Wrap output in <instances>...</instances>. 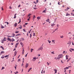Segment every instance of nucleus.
Listing matches in <instances>:
<instances>
[{
	"mask_svg": "<svg viewBox=\"0 0 74 74\" xmlns=\"http://www.w3.org/2000/svg\"><path fill=\"white\" fill-rule=\"evenodd\" d=\"M4 58V57H1V58H2V59H3V58Z\"/></svg>",
	"mask_w": 74,
	"mask_h": 74,
	"instance_id": "obj_62",
	"label": "nucleus"
},
{
	"mask_svg": "<svg viewBox=\"0 0 74 74\" xmlns=\"http://www.w3.org/2000/svg\"><path fill=\"white\" fill-rule=\"evenodd\" d=\"M14 54H15L14 56H16V51H15L14 52Z\"/></svg>",
	"mask_w": 74,
	"mask_h": 74,
	"instance_id": "obj_31",
	"label": "nucleus"
},
{
	"mask_svg": "<svg viewBox=\"0 0 74 74\" xmlns=\"http://www.w3.org/2000/svg\"><path fill=\"white\" fill-rule=\"evenodd\" d=\"M25 51V50H24V48H23V51L22 52H24Z\"/></svg>",
	"mask_w": 74,
	"mask_h": 74,
	"instance_id": "obj_51",
	"label": "nucleus"
},
{
	"mask_svg": "<svg viewBox=\"0 0 74 74\" xmlns=\"http://www.w3.org/2000/svg\"><path fill=\"white\" fill-rule=\"evenodd\" d=\"M30 51H31V52H33V51H34V49H31L30 50Z\"/></svg>",
	"mask_w": 74,
	"mask_h": 74,
	"instance_id": "obj_13",
	"label": "nucleus"
},
{
	"mask_svg": "<svg viewBox=\"0 0 74 74\" xmlns=\"http://www.w3.org/2000/svg\"><path fill=\"white\" fill-rule=\"evenodd\" d=\"M22 28V26H21V25H20V26L18 27V29H21Z\"/></svg>",
	"mask_w": 74,
	"mask_h": 74,
	"instance_id": "obj_11",
	"label": "nucleus"
},
{
	"mask_svg": "<svg viewBox=\"0 0 74 74\" xmlns=\"http://www.w3.org/2000/svg\"><path fill=\"white\" fill-rule=\"evenodd\" d=\"M55 40H52V42H53V44H55Z\"/></svg>",
	"mask_w": 74,
	"mask_h": 74,
	"instance_id": "obj_6",
	"label": "nucleus"
},
{
	"mask_svg": "<svg viewBox=\"0 0 74 74\" xmlns=\"http://www.w3.org/2000/svg\"><path fill=\"white\" fill-rule=\"evenodd\" d=\"M51 53L52 54H55V53H54V51H52L51 52Z\"/></svg>",
	"mask_w": 74,
	"mask_h": 74,
	"instance_id": "obj_29",
	"label": "nucleus"
},
{
	"mask_svg": "<svg viewBox=\"0 0 74 74\" xmlns=\"http://www.w3.org/2000/svg\"><path fill=\"white\" fill-rule=\"evenodd\" d=\"M42 13L44 12V13H45L46 12V10H43L42 12Z\"/></svg>",
	"mask_w": 74,
	"mask_h": 74,
	"instance_id": "obj_19",
	"label": "nucleus"
},
{
	"mask_svg": "<svg viewBox=\"0 0 74 74\" xmlns=\"http://www.w3.org/2000/svg\"><path fill=\"white\" fill-rule=\"evenodd\" d=\"M18 34V36H20V35H21V34Z\"/></svg>",
	"mask_w": 74,
	"mask_h": 74,
	"instance_id": "obj_52",
	"label": "nucleus"
},
{
	"mask_svg": "<svg viewBox=\"0 0 74 74\" xmlns=\"http://www.w3.org/2000/svg\"><path fill=\"white\" fill-rule=\"evenodd\" d=\"M16 15H17V14H15L14 15V18H16Z\"/></svg>",
	"mask_w": 74,
	"mask_h": 74,
	"instance_id": "obj_8",
	"label": "nucleus"
},
{
	"mask_svg": "<svg viewBox=\"0 0 74 74\" xmlns=\"http://www.w3.org/2000/svg\"><path fill=\"white\" fill-rule=\"evenodd\" d=\"M20 7H21V5H19L18 6V7L19 8Z\"/></svg>",
	"mask_w": 74,
	"mask_h": 74,
	"instance_id": "obj_42",
	"label": "nucleus"
},
{
	"mask_svg": "<svg viewBox=\"0 0 74 74\" xmlns=\"http://www.w3.org/2000/svg\"><path fill=\"white\" fill-rule=\"evenodd\" d=\"M54 59H56V60H57V59H58V60H59V58H58V57L56 58V57H55V58H54Z\"/></svg>",
	"mask_w": 74,
	"mask_h": 74,
	"instance_id": "obj_10",
	"label": "nucleus"
},
{
	"mask_svg": "<svg viewBox=\"0 0 74 74\" xmlns=\"http://www.w3.org/2000/svg\"><path fill=\"white\" fill-rule=\"evenodd\" d=\"M15 41V39H14V38H12V42H13V41Z\"/></svg>",
	"mask_w": 74,
	"mask_h": 74,
	"instance_id": "obj_23",
	"label": "nucleus"
},
{
	"mask_svg": "<svg viewBox=\"0 0 74 74\" xmlns=\"http://www.w3.org/2000/svg\"><path fill=\"white\" fill-rule=\"evenodd\" d=\"M58 29V28L57 29H55L54 30H53V32H55V31H56V30H57Z\"/></svg>",
	"mask_w": 74,
	"mask_h": 74,
	"instance_id": "obj_21",
	"label": "nucleus"
},
{
	"mask_svg": "<svg viewBox=\"0 0 74 74\" xmlns=\"http://www.w3.org/2000/svg\"><path fill=\"white\" fill-rule=\"evenodd\" d=\"M4 69V67H2L1 69V70H3V69Z\"/></svg>",
	"mask_w": 74,
	"mask_h": 74,
	"instance_id": "obj_41",
	"label": "nucleus"
},
{
	"mask_svg": "<svg viewBox=\"0 0 74 74\" xmlns=\"http://www.w3.org/2000/svg\"><path fill=\"white\" fill-rule=\"evenodd\" d=\"M55 24H52L51 25V26H55Z\"/></svg>",
	"mask_w": 74,
	"mask_h": 74,
	"instance_id": "obj_16",
	"label": "nucleus"
},
{
	"mask_svg": "<svg viewBox=\"0 0 74 74\" xmlns=\"http://www.w3.org/2000/svg\"><path fill=\"white\" fill-rule=\"evenodd\" d=\"M34 18H36V16H35V15H34L33 19H34Z\"/></svg>",
	"mask_w": 74,
	"mask_h": 74,
	"instance_id": "obj_50",
	"label": "nucleus"
},
{
	"mask_svg": "<svg viewBox=\"0 0 74 74\" xmlns=\"http://www.w3.org/2000/svg\"><path fill=\"white\" fill-rule=\"evenodd\" d=\"M61 63H64V62H63V61L62 60H61Z\"/></svg>",
	"mask_w": 74,
	"mask_h": 74,
	"instance_id": "obj_48",
	"label": "nucleus"
},
{
	"mask_svg": "<svg viewBox=\"0 0 74 74\" xmlns=\"http://www.w3.org/2000/svg\"><path fill=\"white\" fill-rule=\"evenodd\" d=\"M47 22H49V19H48L46 20Z\"/></svg>",
	"mask_w": 74,
	"mask_h": 74,
	"instance_id": "obj_27",
	"label": "nucleus"
},
{
	"mask_svg": "<svg viewBox=\"0 0 74 74\" xmlns=\"http://www.w3.org/2000/svg\"><path fill=\"white\" fill-rule=\"evenodd\" d=\"M60 38H63V36L62 35L60 36Z\"/></svg>",
	"mask_w": 74,
	"mask_h": 74,
	"instance_id": "obj_35",
	"label": "nucleus"
},
{
	"mask_svg": "<svg viewBox=\"0 0 74 74\" xmlns=\"http://www.w3.org/2000/svg\"><path fill=\"white\" fill-rule=\"evenodd\" d=\"M36 1V4H37L38 3V0H37Z\"/></svg>",
	"mask_w": 74,
	"mask_h": 74,
	"instance_id": "obj_45",
	"label": "nucleus"
},
{
	"mask_svg": "<svg viewBox=\"0 0 74 74\" xmlns=\"http://www.w3.org/2000/svg\"><path fill=\"white\" fill-rule=\"evenodd\" d=\"M29 20H30V19H29V18H28V19H27V21H29Z\"/></svg>",
	"mask_w": 74,
	"mask_h": 74,
	"instance_id": "obj_64",
	"label": "nucleus"
},
{
	"mask_svg": "<svg viewBox=\"0 0 74 74\" xmlns=\"http://www.w3.org/2000/svg\"><path fill=\"white\" fill-rule=\"evenodd\" d=\"M34 3H35V4H37V3H36V2L35 1L34 2Z\"/></svg>",
	"mask_w": 74,
	"mask_h": 74,
	"instance_id": "obj_46",
	"label": "nucleus"
},
{
	"mask_svg": "<svg viewBox=\"0 0 74 74\" xmlns=\"http://www.w3.org/2000/svg\"><path fill=\"white\" fill-rule=\"evenodd\" d=\"M69 15H70V14H69L68 13H67L66 14V16H68Z\"/></svg>",
	"mask_w": 74,
	"mask_h": 74,
	"instance_id": "obj_12",
	"label": "nucleus"
},
{
	"mask_svg": "<svg viewBox=\"0 0 74 74\" xmlns=\"http://www.w3.org/2000/svg\"><path fill=\"white\" fill-rule=\"evenodd\" d=\"M58 5H60L61 4V3H60V2H59L58 3Z\"/></svg>",
	"mask_w": 74,
	"mask_h": 74,
	"instance_id": "obj_32",
	"label": "nucleus"
},
{
	"mask_svg": "<svg viewBox=\"0 0 74 74\" xmlns=\"http://www.w3.org/2000/svg\"><path fill=\"white\" fill-rule=\"evenodd\" d=\"M47 41H48V42H49V43H50L51 42V41L49 40H47Z\"/></svg>",
	"mask_w": 74,
	"mask_h": 74,
	"instance_id": "obj_37",
	"label": "nucleus"
},
{
	"mask_svg": "<svg viewBox=\"0 0 74 74\" xmlns=\"http://www.w3.org/2000/svg\"><path fill=\"white\" fill-rule=\"evenodd\" d=\"M40 17H37V19H40Z\"/></svg>",
	"mask_w": 74,
	"mask_h": 74,
	"instance_id": "obj_30",
	"label": "nucleus"
},
{
	"mask_svg": "<svg viewBox=\"0 0 74 74\" xmlns=\"http://www.w3.org/2000/svg\"><path fill=\"white\" fill-rule=\"evenodd\" d=\"M18 43H16V45H18Z\"/></svg>",
	"mask_w": 74,
	"mask_h": 74,
	"instance_id": "obj_63",
	"label": "nucleus"
},
{
	"mask_svg": "<svg viewBox=\"0 0 74 74\" xmlns=\"http://www.w3.org/2000/svg\"><path fill=\"white\" fill-rule=\"evenodd\" d=\"M25 68H27L28 66H29V64L28 63H26L25 65Z\"/></svg>",
	"mask_w": 74,
	"mask_h": 74,
	"instance_id": "obj_4",
	"label": "nucleus"
},
{
	"mask_svg": "<svg viewBox=\"0 0 74 74\" xmlns=\"http://www.w3.org/2000/svg\"><path fill=\"white\" fill-rule=\"evenodd\" d=\"M4 27L2 25H1V28L2 29H3V28H4Z\"/></svg>",
	"mask_w": 74,
	"mask_h": 74,
	"instance_id": "obj_22",
	"label": "nucleus"
},
{
	"mask_svg": "<svg viewBox=\"0 0 74 74\" xmlns=\"http://www.w3.org/2000/svg\"><path fill=\"white\" fill-rule=\"evenodd\" d=\"M12 34L13 36V37H14V36H15V34L13 33Z\"/></svg>",
	"mask_w": 74,
	"mask_h": 74,
	"instance_id": "obj_40",
	"label": "nucleus"
},
{
	"mask_svg": "<svg viewBox=\"0 0 74 74\" xmlns=\"http://www.w3.org/2000/svg\"><path fill=\"white\" fill-rule=\"evenodd\" d=\"M7 40H9V41H11V40L10 38H8Z\"/></svg>",
	"mask_w": 74,
	"mask_h": 74,
	"instance_id": "obj_20",
	"label": "nucleus"
},
{
	"mask_svg": "<svg viewBox=\"0 0 74 74\" xmlns=\"http://www.w3.org/2000/svg\"><path fill=\"white\" fill-rule=\"evenodd\" d=\"M1 43H4V40L3 39L1 40Z\"/></svg>",
	"mask_w": 74,
	"mask_h": 74,
	"instance_id": "obj_17",
	"label": "nucleus"
},
{
	"mask_svg": "<svg viewBox=\"0 0 74 74\" xmlns=\"http://www.w3.org/2000/svg\"><path fill=\"white\" fill-rule=\"evenodd\" d=\"M24 53V52L22 51V55H23V54Z\"/></svg>",
	"mask_w": 74,
	"mask_h": 74,
	"instance_id": "obj_53",
	"label": "nucleus"
},
{
	"mask_svg": "<svg viewBox=\"0 0 74 74\" xmlns=\"http://www.w3.org/2000/svg\"><path fill=\"white\" fill-rule=\"evenodd\" d=\"M42 49H43V47H42V46H41V47L38 49V50H41V51H42Z\"/></svg>",
	"mask_w": 74,
	"mask_h": 74,
	"instance_id": "obj_2",
	"label": "nucleus"
},
{
	"mask_svg": "<svg viewBox=\"0 0 74 74\" xmlns=\"http://www.w3.org/2000/svg\"><path fill=\"white\" fill-rule=\"evenodd\" d=\"M0 47L1 48H2V49H4V47L2 46H1Z\"/></svg>",
	"mask_w": 74,
	"mask_h": 74,
	"instance_id": "obj_15",
	"label": "nucleus"
},
{
	"mask_svg": "<svg viewBox=\"0 0 74 74\" xmlns=\"http://www.w3.org/2000/svg\"><path fill=\"white\" fill-rule=\"evenodd\" d=\"M32 14H28V17H29V16H30V15H31Z\"/></svg>",
	"mask_w": 74,
	"mask_h": 74,
	"instance_id": "obj_34",
	"label": "nucleus"
},
{
	"mask_svg": "<svg viewBox=\"0 0 74 74\" xmlns=\"http://www.w3.org/2000/svg\"><path fill=\"white\" fill-rule=\"evenodd\" d=\"M31 37H32V34H30V38H31Z\"/></svg>",
	"mask_w": 74,
	"mask_h": 74,
	"instance_id": "obj_57",
	"label": "nucleus"
},
{
	"mask_svg": "<svg viewBox=\"0 0 74 74\" xmlns=\"http://www.w3.org/2000/svg\"><path fill=\"white\" fill-rule=\"evenodd\" d=\"M21 18L19 19V23H21Z\"/></svg>",
	"mask_w": 74,
	"mask_h": 74,
	"instance_id": "obj_33",
	"label": "nucleus"
},
{
	"mask_svg": "<svg viewBox=\"0 0 74 74\" xmlns=\"http://www.w3.org/2000/svg\"><path fill=\"white\" fill-rule=\"evenodd\" d=\"M17 25H18V24H17V23H16L14 24V26L15 27H16Z\"/></svg>",
	"mask_w": 74,
	"mask_h": 74,
	"instance_id": "obj_9",
	"label": "nucleus"
},
{
	"mask_svg": "<svg viewBox=\"0 0 74 74\" xmlns=\"http://www.w3.org/2000/svg\"><path fill=\"white\" fill-rule=\"evenodd\" d=\"M67 9H70V8L67 7Z\"/></svg>",
	"mask_w": 74,
	"mask_h": 74,
	"instance_id": "obj_54",
	"label": "nucleus"
},
{
	"mask_svg": "<svg viewBox=\"0 0 74 74\" xmlns=\"http://www.w3.org/2000/svg\"><path fill=\"white\" fill-rule=\"evenodd\" d=\"M20 42L21 45H23V43H22V42H21V40L20 41Z\"/></svg>",
	"mask_w": 74,
	"mask_h": 74,
	"instance_id": "obj_18",
	"label": "nucleus"
},
{
	"mask_svg": "<svg viewBox=\"0 0 74 74\" xmlns=\"http://www.w3.org/2000/svg\"><path fill=\"white\" fill-rule=\"evenodd\" d=\"M36 57H35L33 58L32 60L34 62V61H35L36 60Z\"/></svg>",
	"mask_w": 74,
	"mask_h": 74,
	"instance_id": "obj_3",
	"label": "nucleus"
},
{
	"mask_svg": "<svg viewBox=\"0 0 74 74\" xmlns=\"http://www.w3.org/2000/svg\"><path fill=\"white\" fill-rule=\"evenodd\" d=\"M35 34H36V33H34L33 36H35Z\"/></svg>",
	"mask_w": 74,
	"mask_h": 74,
	"instance_id": "obj_47",
	"label": "nucleus"
},
{
	"mask_svg": "<svg viewBox=\"0 0 74 74\" xmlns=\"http://www.w3.org/2000/svg\"><path fill=\"white\" fill-rule=\"evenodd\" d=\"M27 54L26 55H25V57H27Z\"/></svg>",
	"mask_w": 74,
	"mask_h": 74,
	"instance_id": "obj_61",
	"label": "nucleus"
},
{
	"mask_svg": "<svg viewBox=\"0 0 74 74\" xmlns=\"http://www.w3.org/2000/svg\"><path fill=\"white\" fill-rule=\"evenodd\" d=\"M10 9H12V8L11 7V6H10Z\"/></svg>",
	"mask_w": 74,
	"mask_h": 74,
	"instance_id": "obj_59",
	"label": "nucleus"
},
{
	"mask_svg": "<svg viewBox=\"0 0 74 74\" xmlns=\"http://www.w3.org/2000/svg\"><path fill=\"white\" fill-rule=\"evenodd\" d=\"M72 45H74V43H73V42H72Z\"/></svg>",
	"mask_w": 74,
	"mask_h": 74,
	"instance_id": "obj_55",
	"label": "nucleus"
},
{
	"mask_svg": "<svg viewBox=\"0 0 74 74\" xmlns=\"http://www.w3.org/2000/svg\"><path fill=\"white\" fill-rule=\"evenodd\" d=\"M54 71H55V73L56 74V73H57V70H56V69H54L53 70Z\"/></svg>",
	"mask_w": 74,
	"mask_h": 74,
	"instance_id": "obj_7",
	"label": "nucleus"
},
{
	"mask_svg": "<svg viewBox=\"0 0 74 74\" xmlns=\"http://www.w3.org/2000/svg\"><path fill=\"white\" fill-rule=\"evenodd\" d=\"M32 68H30L28 70V72L29 73V71H30V70H32Z\"/></svg>",
	"mask_w": 74,
	"mask_h": 74,
	"instance_id": "obj_5",
	"label": "nucleus"
},
{
	"mask_svg": "<svg viewBox=\"0 0 74 74\" xmlns=\"http://www.w3.org/2000/svg\"><path fill=\"white\" fill-rule=\"evenodd\" d=\"M71 59V58H70L67 60V62H68L70 60V59Z\"/></svg>",
	"mask_w": 74,
	"mask_h": 74,
	"instance_id": "obj_25",
	"label": "nucleus"
},
{
	"mask_svg": "<svg viewBox=\"0 0 74 74\" xmlns=\"http://www.w3.org/2000/svg\"><path fill=\"white\" fill-rule=\"evenodd\" d=\"M23 31H24V32H26V31L25 30V29H23Z\"/></svg>",
	"mask_w": 74,
	"mask_h": 74,
	"instance_id": "obj_43",
	"label": "nucleus"
},
{
	"mask_svg": "<svg viewBox=\"0 0 74 74\" xmlns=\"http://www.w3.org/2000/svg\"><path fill=\"white\" fill-rule=\"evenodd\" d=\"M1 53L0 54L1 55V54H2V53H4V51H1Z\"/></svg>",
	"mask_w": 74,
	"mask_h": 74,
	"instance_id": "obj_14",
	"label": "nucleus"
},
{
	"mask_svg": "<svg viewBox=\"0 0 74 74\" xmlns=\"http://www.w3.org/2000/svg\"><path fill=\"white\" fill-rule=\"evenodd\" d=\"M19 62H20V59H19L18 60V62H19Z\"/></svg>",
	"mask_w": 74,
	"mask_h": 74,
	"instance_id": "obj_56",
	"label": "nucleus"
},
{
	"mask_svg": "<svg viewBox=\"0 0 74 74\" xmlns=\"http://www.w3.org/2000/svg\"><path fill=\"white\" fill-rule=\"evenodd\" d=\"M22 41H24V40H25V39H24V38H22Z\"/></svg>",
	"mask_w": 74,
	"mask_h": 74,
	"instance_id": "obj_44",
	"label": "nucleus"
},
{
	"mask_svg": "<svg viewBox=\"0 0 74 74\" xmlns=\"http://www.w3.org/2000/svg\"><path fill=\"white\" fill-rule=\"evenodd\" d=\"M11 44L12 45H14V43H11Z\"/></svg>",
	"mask_w": 74,
	"mask_h": 74,
	"instance_id": "obj_58",
	"label": "nucleus"
},
{
	"mask_svg": "<svg viewBox=\"0 0 74 74\" xmlns=\"http://www.w3.org/2000/svg\"><path fill=\"white\" fill-rule=\"evenodd\" d=\"M62 57H63V55L60 54L58 56V58H59V59H60V58H61Z\"/></svg>",
	"mask_w": 74,
	"mask_h": 74,
	"instance_id": "obj_1",
	"label": "nucleus"
},
{
	"mask_svg": "<svg viewBox=\"0 0 74 74\" xmlns=\"http://www.w3.org/2000/svg\"><path fill=\"white\" fill-rule=\"evenodd\" d=\"M57 27H59V24H57Z\"/></svg>",
	"mask_w": 74,
	"mask_h": 74,
	"instance_id": "obj_60",
	"label": "nucleus"
},
{
	"mask_svg": "<svg viewBox=\"0 0 74 74\" xmlns=\"http://www.w3.org/2000/svg\"><path fill=\"white\" fill-rule=\"evenodd\" d=\"M17 46H18V45H16L15 46V48H16V47H17Z\"/></svg>",
	"mask_w": 74,
	"mask_h": 74,
	"instance_id": "obj_49",
	"label": "nucleus"
},
{
	"mask_svg": "<svg viewBox=\"0 0 74 74\" xmlns=\"http://www.w3.org/2000/svg\"><path fill=\"white\" fill-rule=\"evenodd\" d=\"M33 8L34 9V10H36V9H37V8H36V7H34Z\"/></svg>",
	"mask_w": 74,
	"mask_h": 74,
	"instance_id": "obj_28",
	"label": "nucleus"
},
{
	"mask_svg": "<svg viewBox=\"0 0 74 74\" xmlns=\"http://www.w3.org/2000/svg\"><path fill=\"white\" fill-rule=\"evenodd\" d=\"M70 49H71V50H72V51H74V49H73L72 48H70Z\"/></svg>",
	"mask_w": 74,
	"mask_h": 74,
	"instance_id": "obj_36",
	"label": "nucleus"
},
{
	"mask_svg": "<svg viewBox=\"0 0 74 74\" xmlns=\"http://www.w3.org/2000/svg\"><path fill=\"white\" fill-rule=\"evenodd\" d=\"M15 33L17 34V33H19V31H16L15 32Z\"/></svg>",
	"mask_w": 74,
	"mask_h": 74,
	"instance_id": "obj_26",
	"label": "nucleus"
},
{
	"mask_svg": "<svg viewBox=\"0 0 74 74\" xmlns=\"http://www.w3.org/2000/svg\"><path fill=\"white\" fill-rule=\"evenodd\" d=\"M66 59L67 60L68 59V57H67V55L66 56Z\"/></svg>",
	"mask_w": 74,
	"mask_h": 74,
	"instance_id": "obj_24",
	"label": "nucleus"
},
{
	"mask_svg": "<svg viewBox=\"0 0 74 74\" xmlns=\"http://www.w3.org/2000/svg\"><path fill=\"white\" fill-rule=\"evenodd\" d=\"M8 57V55H6L5 56V58H7Z\"/></svg>",
	"mask_w": 74,
	"mask_h": 74,
	"instance_id": "obj_38",
	"label": "nucleus"
},
{
	"mask_svg": "<svg viewBox=\"0 0 74 74\" xmlns=\"http://www.w3.org/2000/svg\"><path fill=\"white\" fill-rule=\"evenodd\" d=\"M11 37H13V36H8V38Z\"/></svg>",
	"mask_w": 74,
	"mask_h": 74,
	"instance_id": "obj_39",
	"label": "nucleus"
}]
</instances>
